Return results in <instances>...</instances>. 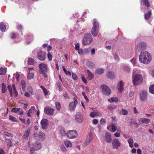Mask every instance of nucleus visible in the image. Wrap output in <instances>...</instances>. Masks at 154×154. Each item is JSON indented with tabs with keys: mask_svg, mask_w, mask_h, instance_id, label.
<instances>
[{
	"mask_svg": "<svg viewBox=\"0 0 154 154\" xmlns=\"http://www.w3.org/2000/svg\"><path fill=\"white\" fill-rule=\"evenodd\" d=\"M48 124V120L46 119H43L41 121V124L42 128L44 129L46 128Z\"/></svg>",
	"mask_w": 154,
	"mask_h": 154,
	"instance_id": "22",
	"label": "nucleus"
},
{
	"mask_svg": "<svg viewBox=\"0 0 154 154\" xmlns=\"http://www.w3.org/2000/svg\"><path fill=\"white\" fill-rule=\"evenodd\" d=\"M128 142L129 144V146L132 148L133 147V140L132 138H130L128 140Z\"/></svg>",
	"mask_w": 154,
	"mask_h": 154,
	"instance_id": "44",
	"label": "nucleus"
},
{
	"mask_svg": "<svg viewBox=\"0 0 154 154\" xmlns=\"http://www.w3.org/2000/svg\"><path fill=\"white\" fill-rule=\"evenodd\" d=\"M66 135L69 139H73L77 137L78 134L75 130H69L66 133Z\"/></svg>",
	"mask_w": 154,
	"mask_h": 154,
	"instance_id": "8",
	"label": "nucleus"
},
{
	"mask_svg": "<svg viewBox=\"0 0 154 154\" xmlns=\"http://www.w3.org/2000/svg\"><path fill=\"white\" fill-rule=\"evenodd\" d=\"M92 38L90 34L85 35L82 41V44L85 45L90 44L92 42Z\"/></svg>",
	"mask_w": 154,
	"mask_h": 154,
	"instance_id": "5",
	"label": "nucleus"
},
{
	"mask_svg": "<svg viewBox=\"0 0 154 154\" xmlns=\"http://www.w3.org/2000/svg\"><path fill=\"white\" fill-rule=\"evenodd\" d=\"M7 72V69L5 67L0 68V75H4Z\"/></svg>",
	"mask_w": 154,
	"mask_h": 154,
	"instance_id": "33",
	"label": "nucleus"
},
{
	"mask_svg": "<svg viewBox=\"0 0 154 154\" xmlns=\"http://www.w3.org/2000/svg\"><path fill=\"white\" fill-rule=\"evenodd\" d=\"M140 119L143 123H145L146 124L148 123L150 121V119H149L144 118H142Z\"/></svg>",
	"mask_w": 154,
	"mask_h": 154,
	"instance_id": "42",
	"label": "nucleus"
},
{
	"mask_svg": "<svg viewBox=\"0 0 154 154\" xmlns=\"http://www.w3.org/2000/svg\"><path fill=\"white\" fill-rule=\"evenodd\" d=\"M55 104L56 109L57 110L59 111H60L61 107L60 103L58 102H56Z\"/></svg>",
	"mask_w": 154,
	"mask_h": 154,
	"instance_id": "49",
	"label": "nucleus"
},
{
	"mask_svg": "<svg viewBox=\"0 0 154 154\" xmlns=\"http://www.w3.org/2000/svg\"><path fill=\"white\" fill-rule=\"evenodd\" d=\"M112 147L114 149H118L121 146V143L118 139H114L112 142Z\"/></svg>",
	"mask_w": 154,
	"mask_h": 154,
	"instance_id": "14",
	"label": "nucleus"
},
{
	"mask_svg": "<svg viewBox=\"0 0 154 154\" xmlns=\"http://www.w3.org/2000/svg\"><path fill=\"white\" fill-rule=\"evenodd\" d=\"M118 132H116L114 134V136L117 137H119L120 136V133L121 132V130L120 128H118L117 130Z\"/></svg>",
	"mask_w": 154,
	"mask_h": 154,
	"instance_id": "36",
	"label": "nucleus"
},
{
	"mask_svg": "<svg viewBox=\"0 0 154 154\" xmlns=\"http://www.w3.org/2000/svg\"><path fill=\"white\" fill-rule=\"evenodd\" d=\"M27 90L32 95H34V93L32 91V89L31 86H29L27 88Z\"/></svg>",
	"mask_w": 154,
	"mask_h": 154,
	"instance_id": "47",
	"label": "nucleus"
},
{
	"mask_svg": "<svg viewBox=\"0 0 154 154\" xmlns=\"http://www.w3.org/2000/svg\"><path fill=\"white\" fill-rule=\"evenodd\" d=\"M151 15V12L149 11L145 15V18L146 20H148Z\"/></svg>",
	"mask_w": 154,
	"mask_h": 154,
	"instance_id": "39",
	"label": "nucleus"
},
{
	"mask_svg": "<svg viewBox=\"0 0 154 154\" xmlns=\"http://www.w3.org/2000/svg\"><path fill=\"white\" fill-rule=\"evenodd\" d=\"M133 84L134 85H141L143 80V75L140 74H136L133 75L132 77Z\"/></svg>",
	"mask_w": 154,
	"mask_h": 154,
	"instance_id": "2",
	"label": "nucleus"
},
{
	"mask_svg": "<svg viewBox=\"0 0 154 154\" xmlns=\"http://www.w3.org/2000/svg\"><path fill=\"white\" fill-rule=\"evenodd\" d=\"M30 132V129L29 128L27 129L25 131L24 134L22 136V138H27Z\"/></svg>",
	"mask_w": 154,
	"mask_h": 154,
	"instance_id": "29",
	"label": "nucleus"
},
{
	"mask_svg": "<svg viewBox=\"0 0 154 154\" xmlns=\"http://www.w3.org/2000/svg\"><path fill=\"white\" fill-rule=\"evenodd\" d=\"M114 57L116 60H118L119 59V56L117 53H115L114 54Z\"/></svg>",
	"mask_w": 154,
	"mask_h": 154,
	"instance_id": "55",
	"label": "nucleus"
},
{
	"mask_svg": "<svg viewBox=\"0 0 154 154\" xmlns=\"http://www.w3.org/2000/svg\"><path fill=\"white\" fill-rule=\"evenodd\" d=\"M118 100L116 97H112L110 99H108V101L110 103H117Z\"/></svg>",
	"mask_w": 154,
	"mask_h": 154,
	"instance_id": "34",
	"label": "nucleus"
},
{
	"mask_svg": "<svg viewBox=\"0 0 154 154\" xmlns=\"http://www.w3.org/2000/svg\"><path fill=\"white\" fill-rule=\"evenodd\" d=\"M105 140L108 143H110L112 142V138L110 134L108 132H106L104 136Z\"/></svg>",
	"mask_w": 154,
	"mask_h": 154,
	"instance_id": "19",
	"label": "nucleus"
},
{
	"mask_svg": "<svg viewBox=\"0 0 154 154\" xmlns=\"http://www.w3.org/2000/svg\"><path fill=\"white\" fill-rule=\"evenodd\" d=\"M124 82L122 81H120L118 83L117 88L119 91H121L123 89Z\"/></svg>",
	"mask_w": 154,
	"mask_h": 154,
	"instance_id": "26",
	"label": "nucleus"
},
{
	"mask_svg": "<svg viewBox=\"0 0 154 154\" xmlns=\"http://www.w3.org/2000/svg\"><path fill=\"white\" fill-rule=\"evenodd\" d=\"M75 119L77 122L79 123H82L83 119V116L80 113H77L75 115Z\"/></svg>",
	"mask_w": 154,
	"mask_h": 154,
	"instance_id": "17",
	"label": "nucleus"
},
{
	"mask_svg": "<svg viewBox=\"0 0 154 154\" xmlns=\"http://www.w3.org/2000/svg\"><path fill=\"white\" fill-rule=\"evenodd\" d=\"M99 24L97 21H94L93 23V27L91 30V33L92 35L96 37L99 32Z\"/></svg>",
	"mask_w": 154,
	"mask_h": 154,
	"instance_id": "7",
	"label": "nucleus"
},
{
	"mask_svg": "<svg viewBox=\"0 0 154 154\" xmlns=\"http://www.w3.org/2000/svg\"><path fill=\"white\" fill-rule=\"evenodd\" d=\"M94 125H97L98 122V121L97 119H94L92 121Z\"/></svg>",
	"mask_w": 154,
	"mask_h": 154,
	"instance_id": "62",
	"label": "nucleus"
},
{
	"mask_svg": "<svg viewBox=\"0 0 154 154\" xmlns=\"http://www.w3.org/2000/svg\"><path fill=\"white\" fill-rule=\"evenodd\" d=\"M121 113L123 115H126L128 114V112L126 110L122 109L121 111Z\"/></svg>",
	"mask_w": 154,
	"mask_h": 154,
	"instance_id": "53",
	"label": "nucleus"
},
{
	"mask_svg": "<svg viewBox=\"0 0 154 154\" xmlns=\"http://www.w3.org/2000/svg\"><path fill=\"white\" fill-rule=\"evenodd\" d=\"M21 86L22 89L23 91H24L26 88L25 82L24 80H22L21 82Z\"/></svg>",
	"mask_w": 154,
	"mask_h": 154,
	"instance_id": "46",
	"label": "nucleus"
},
{
	"mask_svg": "<svg viewBox=\"0 0 154 154\" xmlns=\"http://www.w3.org/2000/svg\"><path fill=\"white\" fill-rule=\"evenodd\" d=\"M141 2L142 4L144 5L147 7H149L150 6L148 0H141Z\"/></svg>",
	"mask_w": 154,
	"mask_h": 154,
	"instance_id": "40",
	"label": "nucleus"
},
{
	"mask_svg": "<svg viewBox=\"0 0 154 154\" xmlns=\"http://www.w3.org/2000/svg\"><path fill=\"white\" fill-rule=\"evenodd\" d=\"M93 139V135L92 133L90 132L88 133V135L87 137L86 140H85V143L86 145L89 144L90 142Z\"/></svg>",
	"mask_w": 154,
	"mask_h": 154,
	"instance_id": "21",
	"label": "nucleus"
},
{
	"mask_svg": "<svg viewBox=\"0 0 154 154\" xmlns=\"http://www.w3.org/2000/svg\"><path fill=\"white\" fill-rule=\"evenodd\" d=\"M38 54L37 57L40 61H43L45 60L46 58V53L45 51L39 50V52H37Z\"/></svg>",
	"mask_w": 154,
	"mask_h": 154,
	"instance_id": "11",
	"label": "nucleus"
},
{
	"mask_svg": "<svg viewBox=\"0 0 154 154\" xmlns=\"http://www.w3.org/2000/svg\"><path fill=\"white\" fill-rule=\"evenodd\" d=\"M38 67L39 73L42 74L44 77H46L47 76L46 74L49 70L47 65L45 63H41L39 65Z\"/></svg>",
	"mask_w": 154,
	"mask_h": 154,
	"instance_id": "3",
	"label": "nucleus"
},
{
	"mask_svg": "<svg viewBox=\"0 0 154 154\" xmlns=\"http://www.w3.org/2000/svg\"><path fill=\"white\" fill-rule=\"evenodd\" d=\"M24 96L27 97H30V95L28 92H26L24 94Z\"/></svg>",
	"mask_w": 154,
	"mask_h": 154,
	"instance_id": "64",
	"label": "nucleus"
},
{
	"mask_svg": "<svg viewBox=\"0 0 154 154\" xmlns=\"http://www.w3.org/2000/svg\"><path fill=\"white\" fill-rule=\"evenodd\" d=\"M6 142L7 143L8 146H11V145L12 143L9 139H6Z\"/></svg>",
	"mask_w": 154,
	"mask_h": 154,
	"instance_id": "54",
	"label": "nucleus"
},
{
	"mask_svg": "<svg viewBox=\"0 0 154 154\" xmlns=\"http://www.w3.org/2000/svg\"><path fill=\"white\" fill-rule=\"evenodd\" d=\"M34 71L33 68H28L27 71V78L29 80H31L34 78Z\"/></svg>",
	"mask_w": 154,
	"mask_h": 154,
	"instance_id": "13",
	"label": "nucleus"
},
{
	"mask_svg": "<svg viewBox=\"0 0 154 154\" xmlns=\"http://www.w3.org/2000/svg\"><path fill=\"white\" fill-rule=\"evenodd\" d=\"M64 144L67 148L71 147L72 146V144L71 142L68 140L65 141Z\"/></svg>",
	"mask_w": 154,
	"mask_h": 154,
	"instance_id": "32",
	"label": "nucleus"
},
{
	"mask_svg": "<svg viewBox=\"0 0 154 154\" xmlns=\"http://www.w3.org/2000/svg\"><path fill=\"white\" fill-rule=\"evenodd\" d=\"M78 104V100L75 97L73 98V101L70 103L69 105V109L71 111H74Z\"/></svg>",
	"mask_w": 154,
	"mask_h": 154,
	"instance_id": "10",
	"label": "nucleus"
},
{
	"mask_svg": "<svg viewBox=\"0 0 154 154\" xmlns=\"http://www.w3.org/2000/svg\"><path fill=\"white\" fill-rule=\"evenodd\" d=\"M101 113L98 111H94L91 112L89 114V116L92 118H94L95 116H100Z\"/></svg>",
	"mask_w": 154,
	"mask_h": 154,
	"instance_id": "23",
	"label": "nucleus"
},
{
	"mask_svg": "<svg viewBox=\"0 0 154 154\" xmlns=\"http://www.w3.org/2000/svg\"><path fill=\"white\" fill-rule=\"evenodd\" d=\"M95 53V50L94 48H92L91 51V55H94Z\"/></svg>",
	"mask_w": 154,
	"mask_h": 154,
	"instance_id": "61",
	"label": "nucleus"
},
{
	"mask_svg": "<svg viewBox=\"0 0 154 154\" xmlns=\"http://www.w3.org/2000/svg\"><path fill=\"white\" fill-rule=\"evenodd\" d=\"M124 70L127 73H130L131 71V68L128 65H125L124 67Z\"/></svg>",
	"mask_w": 154,
	"mask_h": 154,
	"instance_id": "31",
	"label": "nucleus"
},
{
	"mask_svg": "<svg viewBox=\"0 0 154 154\" xmlns=\"http://www.w3.org/2000/svg\"><path fill=\"white\" fill-rule=\"evenodd\" d=\"M140 99L141 101L145 102L147 98V92L145 91H142L140 93Z\"/></svg>",
	"mask_w": 154,
	"mask_h": 154,
	"instance_id": "16",
	"label": "nucleus"
},
{
	"mask_svg": "<svg viewBox=\"0 0 154 154\" xmlns=\"http://www.w3.org/2000/svg\"><path fill=\"white\" fill-rule=\"evenodd\" d=\"M137 47L139 50H143L146 49L147 47V45L146 43L141 42L137 45Z\"/></svg>",
	"mask_w": 154,
	"mask_h": 154,
	"instance_id": "18",
	"label": "nucleus"
},
{
	"mask_svg": "<svg viewBox=\"0 0 154 154\" xmlns=\"http://www.w3.org/2000/svg\"><path fill=\"white\" fill-rule=\"evenodd\" d=\"M0 29L2 32H4L5 31L6 27L3 23H0Z\"/></svg>",
	"mask_w": 154,
	"mask_h": 154,
	"instance_id": "35",
	"label": "nucleus"
},
{
	"mask_svg": "<svg viewBox=\"0 0 154 154\" xmlns=\"http://www.w3.org/2000/svg\"><path fill=\"white\" fill-rule=\"evenodd\" d=\"M20 110V108H14L12 110L13 111L15 112H18Z\"/></svg>",
	"mask_w": 154,
	"mask_h": 154,
	"instance_id": "59",
	"label": "nucleus"
},
{
	"mask_svg": "<svg viewBox=\"0 0 154 154\" xmlns=\"http://www.w3.org/2000/svg\"><path fill=\"white\" fill-rule=\"evenodd\" d=\"M152 59L151 54L147 51H143L141 52L139 56L140 62L145 64H149Z\"/></svg>",
	"mask_w": 154,
	"mask_h": 154,
	"instance_id": "1",
	"label": "nucleus"
},
{
	"mask_svg": "<svg viewBox=\"0 0 154 154\" xmlns=\"http://www.w3.org/2000/svg\"><path fill=\"white\" fill-rule=\"evenodd\" d=\"M47 56L49 60L50 61H51L52 59V56L51 53H48L47 54Z\"/></svg>",
	"mask_w": 154,
	"mask_h": 154,
	"instance_id": "52",
	"label": "nucleus"
},
{
	"mask_svg": "<svg viewBox=\"0 0 154 154\" xmlns=\"http://www.w3.org/2000/svg\"><path fill=\"white\" fill-rule=\"evenodd\" d=\"M86 65L88 67L91 69H93L95 67V64L92 61H88L86 63Z\"/></svg>",
	"mask_w": 154,
	"mask_h": 154,
	"instance_id": "24",
	"label": "nucleus"
},
{
	"mask_svg": "<svg viewBox=\"0 0 154 154\" xmlns=\"http://www.w3.org/2000/svg\"><path fill=\"white\" fill-rule=\"evenodd\" d=\"M106 76L108 78L112 79L115 78V73L112 71H108L106 73Z\"/></svg>",
	"mask_w": 154,
	"mask_h": 154,
	"instance_id": "20",
	"label": "nucleus"
},
{
	"mask_svg": "<svg viewBox=\"0 0 154 154\" xmlns=\"http://www.w3.org/2000/svg\"><path fill=\"white\" fill-rule=\"evenodd\" d=\"M149 91L151 93L154 94V84L151 85L149 87Z\"/></svg>",
	"mask_w": 154,
	"mask_h": 154,
	"instance_id": "43",
	"label": "nucleus"
},
{
	"mask_svg": "<svg viewBox=\"0 0 154 154\" xmlns=\"http://www.w3.org/2000/svg\"><path fill=\"white\" fill-rule=\"evenodd\" d=\"M33 137L36 140L40 141H43L45 138V134L42 132L34 133L33 134Z\"/></svg>",
	"mask_w": 154,
	"mask_h": 154,
	"instance_id": "6",
	"label": "nucleus"
},
{
	"mask_svg": "<svg viewBox=\"0 0 154 154\" xmlns=\"http://www.w3.org/2000/svg\"><path fill=\"white\" fill-rule=\"evenodd\" d=\"M56 85L58 88V90L59 91H60L62 90V88H61V85L59 82H57L56 84Z\"/></svg>",
	"mask_w": 154,
	"mask_h": 154,
	"instance_id": "57",
	"label": "nucleus"
},
{
	"mask_svg": "<svg viewBox=\"0 0 154 154\" xmlns=\"http://www.w3.org/2000/svg\"><path fill=\"white\" fill-rule=\"evenodd\" d=\"M80 46L79 44V43H76L75 45V49L77 50L79 49Z\"/></svg>",
	"mask_w": 154,
	"mask_h": 154,
	"instance_id": "60",
	"label": "nucleus"
},
{
	"mask_svg": "<svg viewBox=\"0 0 154 154\" xmlns=\"http://www.w3.org/2000/svg\"><path fill=\"white\" fill-rule=\"evenodd\" d=\"M42 147V145L40 143L36 142L33 144L32 147L30 148V154H36L35 152L40 149Z\"/></svg>",
	"mask_w": 154,
	"mask_h": 154,
	"instance_id": "4",
	"label": "nucleus"
},
{
	"mask_svg": "<svg viewBox=\"0 0 154 154\" xmlns=\"http://www.w3.org/2000/svg\"><path fill=\"white\" fill-rule=\"evenodd\" d=\"M2 92L3 93H5L7 91V89L5 85L2 83Z\"/></svg>",
	"mask_w": 154,
	"mask_h": 154,
	"instance_id": "37",
	"label": "nucleus"
},
{
	"mask_svg": "<svg viewBox=\"0 0 154 154\" xmlns=\"http://www.w3.org/2000/svg\"><path fill=\"white\" fill-rule=\"evenodd\" d=\"M111 130L110 131L112 133L115 132L117 130V127L114 124H112L111 125Z\"/></svg>",
	"mask_w": 154,
	"mask_h": 154,
	"instance_id": "41",
	"label": "nucleus"
},
{
	"mask_svg": "<svg viewBox=\"0 0 154 154\" xmlns=\"http://www.w3.org/2000/svg\"><path fill=\"white\" fill-rule=\"evenodd\" d=\"M60 133L61 136H65L66 134V133L65 131L63 130H61L60 131Z\"/></svg>",
	"mask_w": 154,
	"mask_h": 154,
	"instance_id": "58",
	"label": "nucleus"
},
{
	"mask_svg": "<svg viewBox=\"0 0 154 154\" xmlns=\"http://www.w3.org/2000/svg\"><path fill=\"white\" fill-rule=\"evenodd\" d=\"M104 71V69L102 68H98L96 71V72L97 74H101L103 73Z\"/></svg>",
	"mask_w": 154,
	"mask_h": 154,
	"instance_id": "38",
	"label": "nucleus"
},
{
	"mask_svg": "<svg viewBox=\"0 0 154 154\" xmlns=\"http://www.w3.org/2000/svg\"><path fill=\"white\" fill-rule=\"evenodd\" d=\"M136 58L134 57L130 61L131 62L133 66L136 65Z\"/></svg>",
	"mask_w": 154,
	"mask_h": 154,
	"instance_id": "45",
	"label": "nucleus"
},
{
	"mask_svg": "<svg viewBox=\"0 0 154 154\" xmlns=\"http://www.w3.org/2000/svg\"><path fill=\"white\" fill-rule=\"evenodd\" d=\"M8 89L9 91L10 95L11 97L13 96L14 93V96L17 97L18 95V93L14 85H13L11 87V85L8 86Z\"/></svg>",
	"mask_w": 154,
	"mask_h": 154,
	"instance_id": "9",
	"label": "nucleus"
},
{
	"mask_svg": "<svg viewBox=\"0 0 154 154\" xmlns=\"http://www.w3.org/2000/svg\"><path fill=\"white\" fill-rule=\"evenodd\" d=\"M140 71V70L139 69H137V68H134L133 70V75H134V74H136V73L139 72Z\"/></svg>",
	"mask_w": 154,
	"mask_h": 154,
	"instance_id": "51",
	"label": "nucleus"
},
{
	"mask_svg": "<svg viewBox=\"0 0 154 154\" xmlns=\"http://www.w3.org/2000/svg\"><path fill=\"white\" fill-rule=\"evenodd\" d=\"M64 98L65 99H69V97L67 92H65L63 95Z\"/></svg>",
	"mask_w": 154,
	"mask_h": 154,
	"instance_id": "56",
	"label": "nucleus"
},
{
	"mask_svg": "<svg viewBox=\"0 0 154 154\" xmlns=\"http://www.w3.org/2000/svg\"><path fill=\"white\" fill-rule=\"evenodd\" d=\"M44 112L48 115L52 116L54 112V109L50 107H47L45 108Z\"/></svg>",
	"mask_w": 154,
	"mask_h": 154,
	"instance_id": "15",
	"label": "nucleus"
},
{
	"mask_svg": "<svg viewBox=\"0 0 154 154\" xmlns=\"http://www.w3.org/2000/svg\"><path fill=\"white\" fill-rule=\"evenodd\" d=\"M36 63V62L32 58H29L28 60V64L29 65H34Z\"/></svg>",
	"mask_w": 154,
	"mask_h": 154,
	"instance_id": "27",
	"label": "nucleus"
},
{
	"mask_svg": "<svg viewBox=\"0 0 154 154\" xmlns=\"http://www.w3.org/2000/svg\"><path fill=\"white\" fill-rule=\"evenodd\" d=\"M72 77L73 79L74 80H77L78 79V77L76 75L75 73H72Z\"/></svg>",
	"mask_w": 154,
	"mask_h": 154,
	"instance_id": "50",
	"label": "nucleus"
},
{
	"mask_svg": "<svg viewBox=\"0 0 154 154\" xmlns=\"http://www.w3.org/2000/svg\"><path fill=\"white\" fill-rule=\"evenodd\" d=\"M35 107L34 106H32L29 109L27 113V116L29 117H32V115L34 112Z\"/></svg>",
	"mask_w": 154,
	"mask_h": 154,
	"instance_id": "25",
	"label": "nucleus"
},
{
	"mask_svg": "<svg viewBox=\"0 0 154 154\" xmlns=\"http://www.w3.org/2000/svg\"><path fill=\"white\" fill-rule=\"evenodd\" d=\"M40 88L42 89L45 96L50 94V92L43 86L42 85L40 86Z\"/></svg>",
	"mask_w": 154,
	"mask_h": 154,
	"instance_id": "30",
	"label": "nucleus"
},
{
	"mask_svg": "<svg viewBox=\"0 0 154 154\" xmlns=\"http://www.w3.org/2000/svg\"><path fill=\"white\" fill-rule=\"evenodd\" d=\"M102 92L103 94L109 95L111 93V91L110 88L107 85H103L101 86Z\"/></svg>",
	"mask_w": 154,
	"mask_h": 154,
	"instance_id": "12",
	"label": "nucleus"
},
{
	"mask_svg": "<svg viewBox=\"0 0 154 154\" xmlns=\"http://www.w3.org/2000/svg\"><path fill=\"white\" fill-rule=\"evenodd\" d=\"M86 72L88 75V79L89 80H91L94 77V75L89 70H87Z\"/></svg>",
	"mask_w": 154,
	"mask_h": 154,
	"instance_id": "28",
	"label": "nucleus"
},
{
	"mask_svg": "<svg viewBox=\"0 0 154 154\" xmlns=\"http://www.w3.org/2000/svg\"><path fill=\"white\" fill-rule=\"evenodd\" d=\"M23 110L22 109L20 108V110L18 111V114L20 115H22L23 114Z\"/></svg>",
	"mask_w": 154,
	"mask_h": 154,
	"instance_id": "63",
	"label": "nucleus"
},
{
	"mask_svg": "<svg viewBox=\"0 0 154 154\" xmlns=\"http://www.w3.org/2000/svg\"><path fill=\"white\" fill-rule=\"evenodd\" d=\"M9 119L13 122H17V119L16 118L11 115L9 116Z\"/></svg>",
	"mask_w": 154,
	"mask_h": 154,
	"instance_id": "48",
	"label": "nucleus"
}]
</instances>
